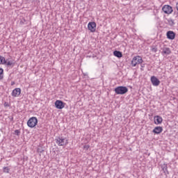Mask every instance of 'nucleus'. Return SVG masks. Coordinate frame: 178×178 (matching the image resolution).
Wrapping results in <instances>:
<instances>
[{"label": "nucleus", "mask_w": 178, "mask_h": 178, "mask_svg": "<svg viewBox=\"0 0 178 178\" xmlns=\"http://www.w3.org/2000/svg\"><path fill=\"white\" fill-rule=\"evenodd\" d=\"M150 80L152 86H154V87H158V86L161 84V81H159V79H158V78H156V76H151Z\"/></svg>", "instance_id": "7"}, {"label": "nucleus", "mask_w": 178, "mask_h": 178, "mask_svg": "<svg viewBox=\"0 0 178 178\" xmlns=\"http://www.w3.org/2000/svg\"><path fill=\"white\" fill-rule=\"evenodd\" d=\"M3 170L4 173H9V168L8 167H4Z\"/></svg>", "instance_id": "18"}, {"label": "nucleus", "mask_w": 178, "mask_h": 178, "mask_svg": "<svg viewBox=\"0 0 178 178\" xmlns=\"http://www.w3.org/2000/svg\"><path fill=\"white\" fill-rule=\"evenodd\" d=\"M0 65H6V60L2 56H0Z\"/></svg>", "instance_id": "15"}, {"label": "nucleus", "mask_w": 178, "mask_h": 178, "mask_svg": "<svg viewBox=\"0 0 178 178\" xmlns=\"http://www.w3.org/2000/svg\"><path fill=\"white\" fill-rule=\"evenodd\" d=\"M88 148H90V145H86L83 146V149H85L86 151L88 149Z\"/></svg>", "instance_id": "22"}, {"label": "nucleus", "mask_w": 178, "mask_h": 178, "mask_svg": "<svg viewBox=\"0 0 178 178\" xmlns=\"http://www.w3.org/2000/svg\"><path fill=\"white\" fill-rule=\"evenodd\" d=\"M6 65H7V66H12V65H13V63H12V61H6Z\"/></svg>", "instance_id": "20"}, {"label": "nucleus", "mask_w": 178, "mask_h": 178, "mask_svg": "<svg viewBox=\"0 0 178 178\" xmlns=\"http://www.w3.org/2000/svg\"><path fill=\"white\" fill-rule=\"evenodd\" d=\"M161 50L162 55H170L172 54V51H170V48L169 47H163L161 48Z\"/></svg>", "instance_id": "11"}, {"label": "nucleus", "mask_w": 178, "mask_h": 178, "mask_svg": "<svg viewBox=\"0 0 178 178\" xmlns=\"http://www.w3.org/2000/svg\"><path fill=\"white\" fill-rule=\"evenodd\" d=\"M143 62H144L143 60V58L140 56H136L133 58L131 60V65L133 67H136L137 65H140L141 63H143Z\"/></svg>", "instance_id": "3"}, {"label": "nucleus", "mask_w": 178, "mask_h": 178, "mask_svg": "<svg viewBox=\"0 0 178 178\" xmlns=\"http://www.w3.org/2000/svg\"><path fill=\"white\" fill-rule=\"evenodd\" d=\"M88 29L91 33H95L97 29V24L95 22H89L88 24Z\"/></svg>", "instance_id": "8"}, {"label": "nucleus", "mask_w": 178, "mask_h": 178, "mask_svg": "<svg viewBox=\"0 0 178 178\" xmlns=\"http://www.w3.org/2000/svg\"><path fill=\"white\" fill-rule=\"evenodd\" d=\"M1 74H3V69L0 68V76Z\"/></svg>", "instance_id": "24"}, {"label": "nucleus", "mask_w": 178, "mask_h": 178, "mask_svg": "<svg viewBox=\"0 0 178 178\" xmlns=\"http://www.w3.org/2000/svg\"><path fill=\"white\" fill-rule=\"evenodd\" d=\"M11 94L13 97H19V95L22 94V89H20V88H16L13 90Z\"/></svg>", "instance_id": "10"}, {"label": "nucleus", "mask_w": 178, "mask_h": 178, "mask_svg": "<svg viewBox=\"0 0 178 178\" xmlns=\"http://www.w3.org/2000/svg\"><path fill=\"white\" fill-rule=\"evenodd\" d=\"M24 1H26V2H31V1H33L34 0H24Z\"/></svg>", "instance_id": "25"}, {"label": "nucleus", "mask_w": 178, "mask_h": 178, "mask_svg": "<svg viewBox=\"0 0 178 178\" xmlns=\"http://www.w3.org/2000/svg\"><path fill=\"white\" fill-rule=\"evenodd\" d=\"M54 105L56 109H63L66 104L63 102L62 100H56L54 103Z\"/></svg>", "instance_id": "6"}, {"label": "nucleus", "mask_w": 178, "mask_h": 178, "mask_svg": "<svg viewBox=\"0 0 178 178\" xmlns=\"http://www.w3.org/2000/svg\"><path fill=\"white\" fill-rule=\"evenodd\" d=\"M163 131V129L162 127H156L152 132L154 133V134H161V132Z\"/></svg>", "instance_id": "13"}, {"label": "nucleus", "mask_w": 178, "mask_h": 178, "mask_svg": "<svg viewBox=\"0 0 178 178\" xmlns=\"http://www.w3.org/2000/svg\"><path fill=\"white\" fill-rule=\"evenodd\" d=\"M56 143L59 147H63V145H67V144H69L67 139L60 136L56 138Z\"/></svg>", "instance_id": "2"}, {"label": "nucleus", "mask_w": 178, "mask_h": 178, "mask_svg": "<svg viewBox=\"0 0 178 178\" xmlns=\"http://www.w3.org/2000/svg\"><path fill=\"white\" fill-rule=\"evenodd\" d=\"M166 35L168 40H175V38H176V33H175L173 31H168L166 33Z\"/></svg>", "instance_id": "9"}, {"label": "nucleus", "mask_w": 178, "mask_h": 178, "mask_svg": "<svg viewBox=\"0 0 178 178\" xmlns=\"http://www.w3.org/2000/svg\"><path fill=\"white\" fill-rule=\"evenodd\" d=\"M150 51L152 52L156 53V52H158V48L156 47V46L153 45L151 47Z\"/></svg>", "instance_id": "17"}, {"label": "nucleus", "mask_w": 178, "mask_h": 178, "mask_svg": "<svg viewBox=\"0 0 178 178\" xmlns=\"http://www.w3.org/2000/svg\"><path fill=\"white\" fill-rule=\"evenodd\" d=\"M113 55L117 58H122L123 56V54H122L121 51H116V50L113 51Z\"/></svg>", "instance_id": "14"}, {"label": "nucleus", "mask_w": 178, "mask_h": 178, "mask_svg": "<svg viewBox=\"0 0 178 178\" xmlns=\"http://www.w3.org/2000/svg\"><path fill=\"white\" fill-rule=\"evenodd\" d=\"M154 120L155 124H161L162 122H163V119H162V117L159 115L154 116Z\"/></svg>", "instance_id": "12"}, {"label": "nucleus", "mask_w": 178, "mask_h": 178, "mask_svg": "<svg viewBox=\"0 0 178 178\" xmlns=\"http://www.w3.org/2000/svg\"><path fill=\"white\" fill-rule=\"evenodd\" d=\"M14 134H15V136H20V130L16 129V130L15 131Z\"/></svg>", "instance_id": "19"}, {"label": "nucleus", "mask_w": 178, "mask_h": 178, "mask_svg": "<svg viewBox=\"0 0 178 178\" xmlns=\"http://www.w3.org/2000/svg\"><path fill=\"white\" fill-rule=\"evenodd\" d=\"M162 170H163L164 173H165V175H169V171H168V165H163Z\"/></svg>", "instance_id": "16"}, {"label": "nucleus", "mask_w": 178, "mask_h": 178, "mask_svg": "<svg viewBox=\"0 0 178 178\" xmlns=\"http://www.w3.org/2000/svg\"><path fill=\"white\" fill-rule=\"evenodd\" d=\"M37 123H38V120L35 117H31L27 122V125L31 129H33L37 126Z\"/></svg>", "instance_id": "4"}, {"label": "nucleus", "mask_w": 178, "mask_h": 178, "mask_svg": "<svg viewBox=\"0 0 178 178\" xmlns=\"http://www.w3.org/2000/svg\"><path fill=\"white\" fill-rule=\"evenodd\" d=\"M162 10L165 15H172L173 13V8L169 5H165L163 6Z\"/></svg>", "instance_id": "5"}, {"label": "nucleus", "mask_w": 178, "mask_h": 178, "mask_svg": "<svg viewBox=\"0 0 178 178\" xmlns=\"http://www.w3.org/2000/svg\"><path fill=\"white\" fill-rule=\"evenodd\" d=\"M114 91L117 95H124L129 92V88L126 86H118L114 89Z\"/></svg>", "instance_id": "1"}, {"label": "nucleus", "mask_w": 178, "mask_h": 178, "mask_svg": "<svg viewBox=\"0 0 178 178\" xmlns=\"http://www.w3.org/2000/svg\"><path fill=\"white\" fill-rule=\"evenodd\" d=\"M140 66H141L140 70H141L142 72L144 71V69H143V68L145 67V64L141 63V64H140Z\"/></svg>", "instance_id": "21"}, {"label": "nucleus", "mask_w": 178, "mask_h": 178, "mask_svg": "<svg viewBox=\"0 0 178 178\" xmlns=\"http://www.w3.org/2000/svg\"><path fill=\"white\" fill-rule=\"evenodd\" d=\"M169 23L170 24H171V26H173V24H175V22H173V19H170Z\"/></svg>", "instance_id": "23"}]
</instances>
